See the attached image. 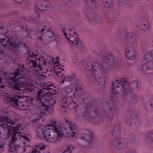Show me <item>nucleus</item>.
I'll use <instances>...</instances> for the list:
<instances>
[{"instance_id": "nucleus-1", "label": "nucleus", "mask_w": 153, "mask_h": 153, "mask_svg": "<svg viewBox=\"0 0 153 153\" xmlns=\"http://www.w3.org/2000/svg\"><path fill=\"white\" fill-rule=\"evenodd\" d=\"M74 62L77 65H81L84 67H86L88 70L89 74L91 76L96 85L100 86L103 85L105 87V84L108 83L106 79L107 76V68L113 65L114 63V58L112 54H108L101 57V62L98 61H93L89 59H87L79 60L76 56Z\"/></svg>"}, {"instance_id": "nucleus-2", "label": "nucleus", "mask_w": 153, "mask_h": 153, "mask_svg": "<svg viewBox=\"0 0 153 153\" xmlns=\"http://www.w3.org/2000/svg\"><path fill=\"white\" fill-rule=\"evenodd\" d=\"M17 65L18 68L16 71H14V73H10L9 76H6L5 80L6 82L8 83V85L11 88L17 91L19 94L25 96V94L33 90L34 91L35 88H27V83L25 84L23 82L18 80V79L21 78V77H19V76L24 74L25 68L23 64L21 65L18 64Z\"/></svg>"}, {"instance_id": "nucleus-3", "label": "nucleus", "mask_w": 153, "mask_h": 153, "mask_svg": "<svg viewBox=\"0 0 153 153\" xmlns=\"http://www.w3.org/2000/svg\"><path fill=\"white\" fill-rule=\"evenodd\" d=\"M49 122L42 131V138L45 141L57 144L62 138V129L56 126V121L54 118L51 119Z\"/></svg>"}, {"instance_id": "nucleus-4", "label": "nucleus", "mask_w": 153, "mask_h": 153, "mask_svg": "<svg viewBox=\"0 0 153 153\" xmlns=\"http://www.w3.org/2000/svg\"><path fill=\"white\" fill-rule=\"evenodd\" d=\"M2 30L0 28V31ZM9 31L8 30L5 32L2 33L0 32V43H3L5 40L10 42V49L11 51L13 54L17 56L19 53V44L22 42V41L19 40V37L16 36V34H7Z\"/></svg>"}, {"instance_id": "nucleus-5", "label": "nucleus", "mask_w": 153, "mask_h": 153, "mask_svg": "<svg viewBox=\"0 0 153 153\" xmlns=\"http://www.w3.org/2000/svg\"><path fill=\"white\" fill-rule=\"evenodd\" d=\"M123 33L120 35V39L125 41V52L126 57L129 59L132 60L135 58V53L133 51L132 47H133V43L135 42L136 39L134 37L135 35L132 31L127 33L126 35L124 33L123 35L124 37H122Z\"/></svg>"}, {"instance_id": "nucleus-6", "label": "nucleus", "mask_w": 153, "mask_h": 153, "mask_svg": "<svg viewBox=\"0 0 153 153\" xmlns=\"http://www.w3.org/2000/svg\"><path fill=\"white\" fill-rule=\"evenodd\" d=\"M120 126L115 124V126H113L111 131V133H112V138L114 141L113 145L114 147L117 149L121 148V145H126L128 143V140L126 139H121L119 138L120 134Z\"/></svg>"}, {"instance_id": "nucleus-7", "label": "nucleus", "mask_w": 153, "mask_h": 153, "mask_svg": "<svg viewBox=\"0 0 153 153\" xmlns=\"http://www.w3.org/2000/svg\"><path fill=\"white\" fill-rule=\"evenodd\" d=\"M24 97L23 96L14 94L10 95L8 99V101L10 102L12 106L16 109L26 111L30 109V106L24 102H20L18 103L19 100L20 98Z\"/></svg>"}, {"instance_id": "nucleus-8", "label": "nucleus", "mask_w": 153, "mask_h": 153, "mask_svg": "<svg viewBox=\"0 0 153 153\" xmlns=\"http://www.w3.org/2000/svg\"><path fill=\"white\" fill-rule=\"evenodd\" d=\"M64 34L68 40L71 42L73 46H75V47L77 48L78 49L81 51L83 49V44L79 40V39H78L79 36L76 32L72 33L70 32L68 33V36L66 32H65Z\"/></svg>"}, {"instance_id": "nucleus-9", "label": "nucleus", "mask_w": 153, "mask_h": 153, "mask_svg": "<svg viewBox=\"0 0 153 153\" xmlns=\"http://www.w3.org/2000/svg\"><path fill=\"white\" fill-rule=\"evenodd\" d=\"M131 111L129 112V115H128V118L126 119V124L127 126H130L132 125V120H133L134 122H133L132 126L133 127V128L134 130H137L138 127H140V123L137 121L138 117L137 114V113L133 111L131 113Z\"/></svg>"}, {"instance_id": "nucleus-10", "label": "nucleus", "mask_w": 153, "mask_h": 153, "mask_svg": "<svg viewBox=\"0 0 153 153\" xmlns=\"http://www.w3.org/2000/svg\"><path fill=\"white\" fill-rule=\"evenodd\" d=\"M93 134L92 132L89 130L88 134H84L81 136L80 138L82 140H85L88 141L90 146L93 147H95L97 145V143L96 140H94Z\"/></svg>"}, {"instance_id": "nucleus-11", "label": "nucleus", "mask_w": 153, "mask_h": 153, "mask_svg": "<svg viewBox=\"0 0 153 153\" xmlns=\"http://www.w3.org/2000/svg\"><path fill=\"white\" fill-rule=\"evenodd\" d=\"M54 88L53 84L51 82H48L45 84V85L42 88H39V102H42L41 100V96L42 94L43 97H44L47 94V92H45V91L50 90H52Z\"/></svg>"}, {"instance_id": "nucleus-12", "label": "nucleus", "mask_w": 153, "mask_h": 153, "mask_svg": "<svg viewBox=\"0 0 153 153\" xmlns=\"http://www.w3.org/2000/svg\"><path fill=\"white\" fill-rule=\"evenodd\" d=\"M47 101H45V102H42L41 104V106L40 107L39 105V112L40 111V114H39V122L40 121V119L41 117H43L46 114L47 111L48 110L49 107V105L51 106V105H47L46 103ZM40 103L39 102V105L40 104Z\"/></svg>"}, {"instance_id": "nucleus-13", "label": "nucleus", "mask_w": 153, "mask_h": 153, "mask_svg": "<svg viewBox=\"0 0 153 153\" xmlns=\"http://www.w3.org/2000/svg\"><path fill=\"white\" fill-rule=\"evenodd\" d=\"M36 56L35 54L32 52H28V56L27 58L28 63L30 65L32 64L31 65L32 66V67L34 68L37 66L38 67L37 62L36 61V60H37V58L35 57Z\"/></svg>"}, {"instance_id": "nucleus-14", "label": "nucleus", "mask_w": 153, "mask_h": 153, "mask_svg": "<svg viewBox=\"0 0 153 153\" xmlns=\"http://www.w3.org/2000/svg\"><path fill=\"white\" fill-rule=\"evenodd\" d=\"M0 74V88L2 89L4 88L5 87V86L6 85V83L8 84V83L6 82L5 81V76H9L10 73L7 72H5L4 71H1Z\"/></svg>"}, {"instance_id": "nucleus-15", "label": "nucleus", "mask_w": 153, "mask_h": 153, "mask_svg": "<svg viewBox=\"0 0 153 153\" xmlns=\"http://www.w3.org/2000/svg\"><path fill=\"white\" fill-rule=\"evenodd\" d=\"M65 121L69 126L71 132L70 134V136L73 137L76 133L75 130H76V125L75 123H73L71 121L68 119H65Z\"/></svg>"}, {"instance_id": "nucleus-16", "label": "nucleus", "mask_w": 153, "mask_h": 153, "mask_svg": "<svg viewBox=\"0 0 153 153\" xmlns=\"http://www.w3.org/2000/svg\"><path fill=\"white\" fill-rule=\"evenodd\" d=\"M142 70L143 71L146 72L147 70H152V72L150 74L153 73V62L152 61H147L142 65Z\"/></svg>"}, {"instance_id": "nucleus-17", "label": "nucleus", "mask_w": 153, "mask_h": 153, "mask_svg": "<svg viewBox=\"0 0 153 153\" xmlns=\"http://www.w3.org/2000/svg\"><path fill=\"white\" fill-rule=\"evenodd\" d=\"M39 82H42L46 76L45 74L46 73L45 70H43V68L42 67L41 64L39 63ZM40 83H39V85Z\"/></svg>"}, {"instance_id": "nucleus-18", "label": "nucleus", "mask_w": 153, "mask_h": 153, "mask_svg": "<svg viewBox=\"0 0 153 153\" xmlns=\"http://www.w3.org/2000/svg\"><path fill=\"white\" fill-rule=\"evenodd\" d=\"M137 25L140 29L143 30H147L149 27L147 21L145 19H142L140 23L137 24Z\"/></svg>"}, {"instance_id": "nucleus-19", "label": "nucleus", "mask_w": 153, "mask_h": 153, "mask_svg": "<svg viewBox=\"0 0 153 153\" xmlns=\"http://www.w3.org/2000/svg\"><path fill=\"white\" fill-rule=\"evenodd\" d=\"M51 30V29L50 27H49V28H48L47 29L44 28H42L40 31V33L42 35H43L45 33L46 36L48 35L49 37H50V36H49L48 33L49 32L51 33L52 35L50 36H54V32Z\"/></svg>"}, {"instance_id": "nucleus-20", "label": "nucleus", "mask_w": 153, "mask_h": 153, "mask_svg": "<svg viewBox=\"0 0 153 153\" xmlns=\"http://www.w3.org/2000/svg\"><path fill=\"white\" fill-rule=\"evenodd\" d=\"M145 139L146 141L153 143V132H151L145 136Z\"/></svg>"}, {"instance_id": "nucleus-21", "label": "nucleus", "mask_w": 153, "mask_h": 153, "mask_svg": "<svg viewBox=\"0 0 153 153\" xmlns=\"http://www.w3.org/2000/svg\"><path fill=\"white\" fill-rule=\"evenodd\" d=\"M144 55L145 58L146 60L153 59V50L149 51Z\"/></svg>"}, {"instance_id": "nucleus-22", "label": "nucleus", "mask_w": 153, "mask_h": 153, "mask_svg": "<svg viewBox=\"0 0 153 153\" xmlns=\"http://www.w3.org/2000/svg\"><path fill=\"white\" fill-rule=\"evenodd\" d=\"M33 84L31 82H28L27 83V88H35V91H33V90L31 92H32L33 94H35V93H37V95H36V98H37V100H38V91H36V90L37 89H38V88H37V89H36L35 88H34L33 87Z\"/></svg>"}, {"instance_id": "nucleus-23", "label": "nucleus", "mask_w": 153, "mask_h": 153, "mask_svg": "<svg viewBox=\"0 0 153 153\" xmlns=\"http://www.w3.org/2000/svg\"><path fill=\"white\" fill-rule=\"evenodd\" d=\"M38 118L36 117V119H34L31 122V124L33 126L34 129L37 130L38 129Z\"/></svg>"}, {"instance_id": "nucleus-24", "label": "nucleus", "mask_w": 153, "mask_h": 153, "mask_svg": "<svg viewBox=\"0 0 153 153\" xmlns=\"http://www.w3.org/2000/svg\"><path fill=\"white\" fill-rule=\"evenodd\" d=\"M86 2L87 5L90 7H95L96 4L93 0H86Z\"/></svg>"}, {"instance_id": "nucleus-25", "label": "nucleus", "mask_w": 153, "mask_h": 153, "mask_svg": "<svg viewBox=\"0 0 153 153\" xmlns=\"http://www.w3.org/2000/svg\"><path fill=\"white\" fill-rule=\"evenodd\" d=\"M112 0H108L103 2V4L107 8L111 7L112 5Z\"/></svg>"}, {"instance_id": "nucleus-26", "label": "nucleus", "mask_w": 153, "mask_h": 153, "mask_svg": "<svg viewBox=\"0 0 153 153\" xmlns=\"http://www.w3.org/2000/svg\"><path fill=\"white\" fill-rule=\"evenodd\" d=\"M50 7V6L48 5H45L42 4L41 7L39 6V12L40 10H45L48 9Z\"/></svg>"}, {"instance_id": "nucleus-27", "label": "nucleus", "mask_w": 153, "mask_h": 153, "mask_svg": "<svg viewBox=\"0 0 153 153\" xmlns=\"http://www.w3.org/2000/svg\"><path fill=\"white\" fill-rule=\"evenodd\" d=\"M24 19L29 23H33L35 22L34 19H33L31 17H30L28 18L27 19L26 18V17H25Z\"/></svg>"}, {"instance_id": "nucleus-28", "label": "nucleus", "mask_w": 153, "mask_h": 153, "mask_svg": "<svg viewBox=\"0 0 153 153\" xmlns=\"http://www.w3.org/2000/svg\"><path fill=\"white\" fill-rule=\"evenodd\" d=\"M88 17L90 20L92 21L94 20L95 18L94 14H93L92 13L89 14L88 16Z\"/></svg>"}, {"instance_id": "nucleus-29", "label": "nucleus", "mask_w": 153, "mask_h": 153, "mask_svg": "<svg viewBox=\"0 0 153 153\" xmlns=\"http://www.w3.org/2000/svg\"><path fill=\"white\" fill-rule=\"evenodd\" d=\"M46 146L45 144H43V145L41 146L39 144V149L44 151L46 149Z\"/></svg>"}, {"instance_id": "nucleus-30", "label": "nucleus", "mask_w": 153, "mask_h": 153, "mask_svg": "<svg viewBox=\"0 0 153 153\" xmlns=\"http://www.w3.org/2000/svg\"><path fill=\"white\" fill-rule=\"evenodd\" d=\"M72 151V148H71L70 147H69L67 150L65 151L63 153H71Z\"/></svg>"}, {"instance_id": "nucleus-31", "label": "nucleus", "mask_w": 153, "mask_h": 153, "mask_svg": "<svg viewBox=\"0 0 153 153\" xmlns=\"http://www.w3.org/2000/svg\"><path fill=\"white\" fill-rule=\"evenodd\" d=\"M37 150L36 148L34 149L32 151L31 153L29 152V153H37Z\"/></svg>"}, {"instance_id": "nucleus-32", "label": "nucleus", "mask_w": 153, "mask_h": 153, "mask_svg": "<svg viewBox=\"0 0 153 153\" xmlns=\"http://www.w3.org/2000/svg\"><path fill=\"white\" fill-rule=\"evenodd\" d=\"M73 30H75V29L73 27H72V28L69 29V31L71 32Z\"/></svg>"}, {"instance_id": "nucleus-33", "label": "nucleus", "mask_w": 153, "mask_h": 153, "mask_svg": "<svg viewBox=\"0 0 153 153\" xmlns=\"http://www.w3.org/2000/svg\"><path fill=\"white\" fill-rule=\"evenodd\" d=\"M29 79H30L29 81H30L31 82H33V80L32 79H31L30 78H29Z\"/></svg>"}, {"instance_id": "nucleus-34", "label": "nucleus", "mask_w": 153, "mask_h": 153, "mask_svg": "<svg viewBox=\"0 0 153 153\" xmlns=\"http://www.w3.org/2000/svg\"><path fill=\"white\" fill-rule=\"evenodd\" d=\"M127 153H134L133 151H130L129 152H128Z\"/></svg>"}, {"instance_id": "nucleus-35", "label": "nucleus", "mask_w": 153, "mask_h": 153, "mask_svg": "<svg viewBox=\"0 0 153 153\" xmlns=\"http://www.w3.org/2000/svg\"><path fill=\"white\" fill-rule=\"evenodd\" d=\"M41 36H39V39H41Z\"/></svg>"}, {"instance_id": "nucleus-36", "label": "nucleus", "mask_w": 153, "mask_h": 153, "mask_svg": "<svg viewBox=\"0 0 153 153\" xmlns=\"http://www.w3.org/2000/svg\"><path fill=\"white\" fill-rule=\"evenodd\" d=\"M31 101L30 102V105H31V102L32 103V100H31Z\"/></svg>"}, {"instance_id": "nucleus-37", "label": "nucleus", "mask_w": 153, "mask_h": 153, "mask_svg": "<svg viewBox=\"0 0 153 153\" xmlns=\"http://www.w3.org/2000/svg\"><path fill=\"white\" fill-rule=\"evenodd\" d=\"M39 128H40L39 127H40L41 126V125H40V124H39Z\"/></svg>"}, {"instance_id": "nucleus-38", "label": "nucleus", "mask_w": 153, "mask_h": 153, "mask_svg": "<svg viewBox=\"0 0 153 153\" xmlns=\"http://www.w3.org/2000/svg\"><path fill=\"white\" fill-rule=\"evenodd\" d=\"M23 145H24V140L23 141Z\"/></svg>"}, {"instance_id": "nucleus-39", "label": "nucleus", "mask_w": 153, "mask_h": 153, "mask_svg": "<svg viewBox=\"0 0 153 153\" xmlns=\"http://www.w3.org/2000/svg\"><path fill=\"white\" fill-rule=\"evenodd\" d=\"M96 104H97V102H96Z\"/></svg>"}, {"instance_id": "nucleus-40", "label": "nucleus", "mask_w": 153, "mask_h": 153, "mask_svg": "<svg viewBox=\"0 0 153 153\" xmlns=\"http://www.w3.org/2000/svg\"><path fill=\"white\" fill-rule=\"evenodd\" d=\"M3 53L2 51H1V53Z\"/></svg>"}, {"instance_id": "nucleus-41", "label": "nucleus", "mask_w": 153, "mask_h": 153, "mask_svg": "<svg viewBox=\"0 0 153 153\" xmlns=\"http://www.w3.org/2000/svg\"><path fill=\"white\" fill-rule=\"evenodd\" d=\"M74 149V148L73 147V148H72V149Z\"/></svg>"}, {"instance_id": "nucleus-42", "label": "nucleus", "mask_w": 153, "mask_h": 153, "mask_svg": "<svg viewBox=\"0 0 153 153\" xmlns=\"http://www.w3.org/2000/svg\"><path fill=\"white\" fill-rule=\"evenodd\" d=\"M39 153H40V151H39Z\"/></svg>"}, {"instance_id": "nucleus-43", "label": "nucleus", "mask_w": 153, "mask_h": 153, "mask_svg": "<svg viewBox=\"0 0 153 153\" xmlns=\"http://www.w3.org/2000/svg\"><path fill=\"white\" fill-rule=\"evenodd\" d=\"M64 111L65 112H66V110H65Z\"/></svg>"}, {"instance_id": "nucleus-44", "label": "nucleus", "mask_w": 153, "mask_h": 153, "mask_svg": "<svg viewBox=\"0 0 153 153\" xmlns=\"http://www.w3.org/2000/svg\"><path fill=\"white\" fill-rule=\"evenodd\" d=\"M53 104H53H53H52V105H53Z\"/></svg>"}, {"instance_id": "nucleus-45", "label": "nucleus", "mask_w": 153, "mask_h": 153, "mask_svg": "<svg viewBox=\"0 0 153 153\" xmlns=\"http://www.w3.org/2000/svg\"><path fill=\"white\" fill-rule=\"evenodd\" d=\"M153 44L152 45V46H153Z\"/></svg>"}, {"instance_id": "nucleus-46", "label": "nucleus", "mask_w": 153, "mask_h": 153, "mask_svg": "<svg viewBox=\"0 0 153 153\" xmlns=\"http://www.w3.org/2000/svg\"><path fill=\"white\" fill-rule=\"evenodd\" d=\"M36 71H38V70H36Z\"/></svg>"}, {"instance_id": "nucleus-47", "label": "nucleus", "mask_w": 153, "mask_h": 153, "mask_svg": "<svg viewBox=\"0 0 153 153\" xmlns=\"http://www.w3.org/2000/svg\"><path fill=\"white\" fill-rule=\"evenodd\" d=\"M39 137H40V136L39 135Z\"/></svg>"}, {"instance_id": "nucleus-48", "label": "nucleus", "mask_w": 153, "mask_h": 153, "mask_svg": "<svg viewBox=\"0 0 153 153\" xmlns=\"http://www.w3.org/2000/svg\"><path fill=\"white\" fill-rule=\"evenodd\" d=\"M110 100L111 101V99H110Z\"/></svg>"}, {"instance_id": "nucleus-49", "label": "nucleus", "mask_w": 153, "mask_h": 153, "mask_svg": "<svg viewBox=\"0 0 153 153\" xmlns=\"http://www.w3.org/2000/svg\"><path fill=\"white\" fill-rule=\"evenodd\" d=\"M152 43H153V42H152Z\"/></svg>"}]
</instances>
